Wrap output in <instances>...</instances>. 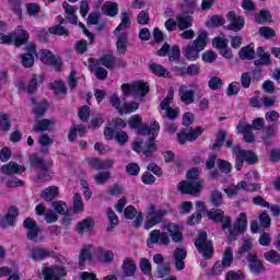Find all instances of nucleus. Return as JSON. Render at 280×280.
I'll use <instances>...</instances> for the list:
<instances>
[{"label": "nucleus", "mask_w": 280, "mask_h": 280, "mask_svg": "<svg viewBox=\"0 0 280 280\" xmlns=\"http://www.w3.org/2000/svg\"><path fill=\"white\" fill-rule=\"evenodd\" d=\"M163 230L166 232H161V230H153L150 232L147 240V246H149V248H152L154 244L170 246L172 240L175 244H180L183 242V228H180V225L168 222L163 225Z\"/></svg>", "instance_id": "nucleus-1"}, {"label": "nucleus", "mask_w": 280, "mask_h": 280, "mask_svg": "<svg viewBox=\"0 0 280 280\" xmlns=\"http://www.w3.org/2000/svg\"><path fill=\"white\" fill-rule=\"evenodd\" d=\"M207 45H209V34L207 31H199L196 39L184 48V55L187 60H198L200 51H205Z\"/></svg>", "instance_id": "nucleus-2"}, {"label": "nucleus", "mask_w": 280, "mask_h": 280, "mask_svg": "<svg viewBox=\"0 0 280 280\" xmlns=\"http://www.w3.org/2000/svg\"><path fill=\"white\" fill-rule=\"evenodd\" d=\"M167 209L160 208L156 209V206L154 203H149L147 207V217H145V223L144 229L145 231H150L152 226H156V224H161L163 222V218L167 215Z\"/></svg>", "instance_id": "nucleus-3"}, {"label": "nucleus", "mask_w": 280, "mask_h": 280, "mask_svg": "<svg viewBox=\"0 0 280 280\" xmlns=\"http://www.w3.org/2000/svg\"><path fill=\"white\" fill-rule=\"evenodd\" d=\"M232 152L233 154H236L235 168L237 170V172L242 170L244 161L249 165H255V163H257L258 161L257 154L252 151L241 150L240 145H234L232 148Z\"/></svg>", "instance_id": "nucleus-4"}, {"label": "nucleus", "mask_w": 280, "mask_h": 280, "mask_svg": "<svg viewBox=\"0 0 280 280\" xmlns=\"http://www.w3.org/2000/svg\"><path fill=\"white\" fill-rule=\"evenodd\" d=\"M248 226V217H246V213L241 212L238 217L236 218V221L234 223V226L231 225V219H230V226L226 228L228 231V240L229 242H233L237 240V235L240 233H244Z\"/></svg>", "instance_id": "nucleus-5"}, {"label": "nucleus", "mask_w": 280, "mask_h": 280, "mask_svg": "<svg viewBox=\"0 0 280 280\" xmlns=\"http://www.w3.org/2000/svg\"><path fill=\"white\" fill-rule=\"evenodd\" d=\"M121 91L125 96L133 95L135 97H143L148 95L150 86L147 83L137 81L135 83L122 84Z\"/></svg>", "instance_id": "nucleus-6"}, {"label": "nucleus", "mask_w": 280, "mask_h": 280, "mask_svg": "<svg viewBox=\"0 0 280 280\" xmlns=\"http://www.w3.org/2000/svg\"><path fill=\"white\" fill-rule=\"evenodd\" d=\"M174 102V88H170L166 97L161 102L160 108L165 110V117L167 119H176L178 117L180 109L172 108L170 105Z\"/></svg>", "instance_id": "nucleus-7"}, {"label": "nucleus", "mask_w": 280, "mask_h": 280, "mask_svg": "<svg viewBox=\"0 0 280 280\" xmlns=\"http://www.w3.org/2000/svg\"><path fill=\"white\" fill-rule=\"evenodd\" d=\"M195 246L199 253L209 259L213 255V244L207 240V232H199L198 238L195 242Z\"/></svg>", "instance_id": "nucleus-8"}, {"label": "nucleus", "mask_w": 280, "mask_h": 280, "mask_svg": "<svg viewBox=\"0 0 280 280\" xmlns=\"http://www.w3.org/2000/svg\"><path fill=\"white\" fill-rule=\"evenodd\" d=\"M31 165H36L42 170V172L38 174L37 178L38 180H49L51 178V175L47 173V171L51 167V162H45L43 158L33 154L30 156Z\"/></svg>", "instance_id": "nucleus-9"}, {"label": "nucleus", "mask_w": 280, "mask_h": 280, "mask_svg": "<svg viewBox=\"0 0 280 280\" xmlns=\"http://www.w3.org/2000/svg\"><path fill=\"white\" fill-rule=\"evenodd\" d=\"M37 56L43 65H49L56 69H60L62 66V59L59 56L54 55L49 49L39 50Z\"/></svg>", "instance_id": "nucleus-10"}, {"label": "nucleus", "mask_w": 280, "mask_h": 280, "mask_svg": "<svg viewBox=\"0 0 280 280\" xmlns=\"http://www.w3.org/2000/svg\"><path fill=\"white\" fill-rule=\"evenodd\" d=\"M43 276L45 280H62L67 276V271L62 266L44 267Z\"/></svg>", "instance_id": "nucleus-11"}, {"label": "nucleus", "mask_w": 280, "mask_h": 280, "mask_svg": "<svg viewBox=\"0 0 280 280\" xmlns=\"http://www.w3.org/2000/svg\"><path fill=\"white\" fill-rule=\"evenodd\" d=\"M34 56H37L36 44L30 43L26 46V52L21 55V65L24 69H32L34 67Z\"/></svg>", "instance_id": "nucleus-12"}, {"label": "nucleus", "mask_w": 280, "mask_h": 280, "mask_svg": "<svg viewBox=\"0 0 280 280\" xmlns=\"http://www.w3.org/2000/svg\"><path fill=\"white\" fill-rule=\"evenodd\" d=\"M132 150L135 152H143L144 156H152L156 151V144L154 143V139L150 138L149 143L143 147V140L137 139L133 142Z\"/></svg>", "instance_id": "nucleus-13"}, {"label": "nucleus", "mask_w": 280, "mask_h": 280, "mask_svg": "<svg viewBox=\"0 0 280 280\" xmlns=\"http://www.w3.org/2000/svg\"><path fill=\"white\" fill-rule=\"evenodd\" d=\"M203 180L199 182H180L178 184V189L182 194H189L190 196H196L202 189Z\"/></svg>", "instance_id": "nucleus-14"}, {"label": "nucleus", "mask_w": 280, "mask_h": 280, "mask_svg": "<svg viewBox=\"0 0 280 280\" xmlns=\"http://www.w3.org/2000/svg\"><path fill=\"white\" fill-rule=\"evenodd\" d=\"M158 56H168L171 62H178L180 60V48L173 46L170 50V44H164L159 50Z\"/></svg>", "instance_id": "nucleus-15"}, {"label": "nucleus", "mask_w": 280, "mask_h": 280, "mask_svg": "<svg viewBox=\"0 0 280 280\" xmlns=\"http://www.w3.org/2000/svg\"><path fill=\"white\" fill-rule=\"evenodd\" d=\"M208 218L213 220V222H221L223 231H226L231 226V217L225 215L222 210L208 211Z\"/></svg>", "instance_id": "nucleus-16"}, {"label": "nucleus", "mask_w": 280, "mask_h": 280, "mask_svg": "<svg viewBox=\"0 0 280 280\" xmlns=\"http://www.w3.org/2000/svg\"><path fill=\"white\" fill-rule=\"evenodd\" d=\"M11 38L15 47H21V45H25V43L30 40V33L23 30V26H18L14 32L11 33Z\"/></svg>", "instance_id": "nucleus-17"}, {"label": "nucleus", "mask_w": 280, "mask_h": 280, "mask_svg": "<svg viewBox=\"0 0 280 280\" xmlns=\"http://www.w3.org/2000/svg\"><path fill=\"white\" fill-rule=\"evenodd\" d=\"M226 20L229 21L228 30H232V32H240V30L244 28V18L235 14V12L230 11L226 14Z\"/></svg>", "instance_id": "nucleus-18"}, {"label": "nucleus", "mask_w": 280, "mask_h": 280, "mask_svg": "<svg viewBox=\"0 0 280 280\" xmlns=\"http://www.w3.org/2000/svg\"><path fill=\"white\" fill-rule=\"evenodd\" d=\"M185 259H187V250L185 248L177 247L173 252V264L175 270H185Z\"/></svg>", "instance_id": "nucleus-19"}, {"label": "nucleus", "mask_w": 280, "mask_h": 280, "mask_svg": "<svg viewBox=\"0 0 280 280\" xmlns=\"http://www.w3.org/2000/svg\"><path fill=\"white\" fill-rule=\"evenodd\" d=\"M24 229H27V238L32 242H38V233H40V228L38 226V223L34 221L32 218H27L24 221Z\"/></svg>", "instance_id": "nucleus-20"}, {"label": "nucleus", "mask_w": 280, "mask_h": 280, "mask_svg": "<svg viewBox=\"0 0 280 280\" xmlns=\"http://www.w3.org/2000/svg\"><path fill=\"white\" fill-rule=\"evenodd\" d=\"M114 35L116 36L117 51L126 54V50L128 49V33H126V31L115 30Z\"/></svg>", "instance_id": "nucleus-21"}, {"label": "nucleus", "mask_w": 280, "mask_h": 280, "mask_svg": "<svg viewBox=\"0 0 280 280\" xmlns=\"http://www.w3.org/2000/svg\"><path fill=\"white\" fill-rule=\"evenodd\" d=\"M54 126H56V119L45 118L37 120L33 127V130L35 132H51V130H54Z\"/></svg>", "instance_id": "nucleus-22"}, {"label": "nucleus", "mask_w": 280, "mask_h": 280, "mask_svg": "<svg viewBox=\"0 0 280 280\" xmlns=\"http://www.w3.org/2000/svg\"><path fill=\"white\" fill-rule=\"evenodd\" d=\"M94 256L101 264H113L115 259V253L113 250L103 249L102 247L94 249Z\"/></svg>", "instance_id": "nucleus-23"}, {"label": "nucleus", "mask_w": 280, "mask_h": 280, "mask_svg": "<svg viewBox=\"0 0 280 280\" xmlns=\"http://www.w3.org/2000/svg\"><path fill=\"white\" fill-rule=\"evenodd\" d=\"M203 130L200 127H197L196 129L190 130L189 132H179L177 133V140L178 143L182 145L185 144L186 141H196L198 137L202 135Z\"/></svg>", "instance_id": "nucleus-24"}, {"label": "nucleus", "mask_w": 280, "mask_h": 280, "mask_svg": "<svg viewBox=\"0 0 280 280\" xmlns=\"http://www.w3.org/2000/svg\"><path fill=\"white\" fill-rule=\"evenodd\" d=\"M178 91L180 102H183L184 104L189 105L196 102V91H194L191 88L187 85H182Z\"/></svg>", "instance_id": "nucleus-25"}, {"label": "nucleus", "mask_w": 280, "mask_h": 280, "mask_svg": "<svg viewBox=\"0 0 280 280\" xmlns=\"http://www.w3.org/2000/svg\"><path fill=\"white\" fill-rule=\"evenodd\" d=\"M36 215H45V221L47 224H54V222H58V213L54 212V210H46L43 203H39L35 208Z\"/></svg>", "instance_id": "nucleus-26"}, {"label": "nucleus", "mask_w": 280, "mask_h": 280, "mask_svg": "<svg viewBox=\"0 0 280 280\" xmlns=\"http://www.w3.org/2000/svg\"><path fill=\"white\" fill-rule=\"evenodd\" d=\"M248 261V268L253 275H261L264 272V264H261V260L257 259V254H249L247 257Z\"/></svg>", "instance_id": "nucleus-27"}, {"label": "nucleus", "mask_w": 280, "mask_h": 280, "mask_svg": "<svg viewBox=\"0 0 280 280\" xmlns=\"http://www.w3.org/2000/svg\"><path fill=\"white\" fill-rule=\"evenodd\" d=\"M237 130L243 135L245 143H253L255 141V133H253V126L246 122H240L237 125Z\"/></svg>", "instance_id": "nucleus-28"}, {"label": "nucleus", "mask_w": 280, "mask_h": 280, "mask_svg": "<svg viewBox=\"0 0 280 280\" xmlns=\"http://www.w3.org/2000/svg\"><path fill=\"white\" fill-rule=\"evenodd\" d=\"M93 245H84L79 254V268L84 270L86 261L93 259Z\"/></svg>", "instance_id": "nucleus-29"}, {"label": "nucleus", "mask_w": 280, "mask_h": 280, "mask_svg": "<svg viewBox=\"0 0 280 280\" xmlns=\"http://www.w3.org/2000/svg\"><path fill=\"white\" fill-rule=\"evenodd\" d=\"M51 252L45 247H33L30 249V257L33 261H43V259L50 257Z\"/></svg>", "instance_id": "nucleus-30"}, {"label": "nucleus", "mask_w": 280, "mask_h": 280, "mask_svg": "<svg viewBox=\"0 0 280 280\" xmlns=\"http://www.w3.org/2000/svg\"><path fill=\"white\" fill-rule=\"evenodd\" d=\"M258 59L255 60L256 67H268L271 65L270 54L267 52L262 47L257 48Z\"/></svg>", "instance_id": "nucleus-31"}, {"label": "nucleus", "mask_w": 280, "mask_h": 280, "mask_svg": "<svg viewBox=\"0 0 280 280\" xmlns=\"http://www.w3.org/2000/svg\"><path fill=\"white\" fill-rule=\"evenodd\" d=\"M25 170V166H21L15 162H10L9 164H4L1 166L0 172L10 176L12 174H21Z\"/></svg>", "instance_id": "nucleus-32"}, {"label": "nucleus", "mask_w": 280, "mask_h": 280, "mask_svg": "<svg viewBox=\"0 0 280 280\" xmlns=\"http://www.w3.org/2000/svg\"><path fill=\"white\" fill-rule=\"evenodd\" d=\"M93 226H95V222L91 218L83 219L77 224V232L79 235H84V233H89L93 231Z\"/></svg>", "instance_id": "nucleus-33"}, {"label": "nucleus", "mask_w": 280, "mask_h": 280, "mask_svg": "<svg viewBox=\"0 0 280 280\" xmlns=\"http://www.w3.org/2000/svg\"><path fill=\"white\" fill-rule=\"evenodd\" d=\"M125 277H135V272H137V265L135 260L131 258H125L121 265Z\"/></svg>", "instance_id": "nucleus-34"}, {"label": "nucleus", "mask_w": 280, "mask_h": 280, "mask_svg": "<svg viewBox=\"0 0 280 280\" xmlns=\"http://www.w3.org/2000/svg\"><path fill=\"white\" fill-rule=\"evenodd\" d=\"M176 21H177L178 30H180V31L189 30V27L194 23V18H191L190 15H187V14H179L176 16Z\"/></svg>", "instance_id": "nucleus-35"}, {"label": "nucleus", "mask_w": 280, "mask_h": 280, "mask_svg": "<svg viewBox=\"0 0 280 280\" xmlns=\"http://www.w3.org/2000/svg\"><path fill=\"white\" fill-rule=\"evenodd\" d=\"M159 130H161V126L159 125V121H153L151 127L144 126V127H139L138 129V135H149V136H156L159 135Z\"/></svg>", "instance_id": "nucleus-36"}, {"label": "nucleus", "mask_w": 280, "mask_h": 280, "mask_svg": "<svg viewBox=\"0 0 280 280\" xmlns=\"http://www.w3.org/2000/svg\"><path fill=\"white\" fill-rule=\"evenodd\" d=\"M102 12L106 16H117L119 7L117 5V2H105L102 7Z\"/></svg>", "instance_id": "nucleus-37"}, {"label": "nucleus", "mask_w": 280, "mask_h": 280, "mask_svg": "<svg viewBox=\"0 0 280 280\" xmlns=\"http://www.w3.org/2000/svg\"><path fill=\"white\" fill-rule=\"evenodd\" d=\"M44 81L45 77H43V74H34L26 86L27 93H36V86L43 84Z\"/></svg>", "instance_id": "nucleus-38"}, {"label": "nucleus", "mask_w": 280, "mask_h": 280, "mask_svg": "<svg viewBox=\"0 0 280 280\" xmlns=\"http://www.w3.org/2000/svg\"><path fill=\"white\" fill-rule=\"evenodd\" d=\"M58 194H59L58 187L50 186L42 192V198L46 200V202H51L54 198H58Z\"/></svg>", "instance_id": "nucleus-39"}, {"label": "nucleus", "mask_w": 280, "mask_h": 280, "mask_svg": "<svg viewBox=\"0 0 280 280\" xmlns=\"http://www.w3.org/2000/svg\"><path fill=\"white\" fill-rule=\"evenodd\" d=\"M212 46L221 51L229 47V39L224 34H221L212 39Z\"/></svg>", "instance_id": "nucleus-40"}, {"label": "nucleus", "mask_w": 280, "mask_h": 280, "mask_svg": "<svg viewBox=\"0 0 280 280\" xmlns=\"http://www.w3.org/2000/svg\"><path fill=\"white\" fill-rule=\"evenodd\" d=\"M50 89L55 95H67V84L60 80L50 83Z\"/></svg>", "instance_id": "nucleus-41"}, {"label": "nucleus", "mask_w": 280, "mask_h": 280, "mask_svg": "<svg viewBox=\"0 0 280 280\" xmlns=\"http://www.w3.org/2000/svg\"><path fill=\"white\" fill-rule=\"evenodd\" d=\"M226 20L222 15H213L209 18L206 22L207 27H220V25H224Z\"/></svg>", "instance_id": "nucleus-42"}, {"label": "nucleus", "mask_w": 280, "mask_h": 280, "mask_svg": "<svg viewBox=\"0 0 280 280\" xmlns=\"http://www.w3.org/2000/svg\"><path fill=\"white\" fill-rule=\"evenodd\" d=\"M221 265L225 268H231V266L233 265V249L231 247L225 248Z\"/></svg>", "instance_id": "nucleus-43"}, {"label": "nucleus", "mask_w": 280, "mask_h": 280, "mask_svg": "<svg viewBox=\"0 0 280 280\" xmlns=\"http://www.w3.org/2000/svg\"><path fill=\"white\" fill-rule=\"evenodd\" d=\"M238 56L242 60H253V58H255V48L252 46L243 47L240 50Z\"/></svg>", "instance_id": "nucleus-44"}, {"label": "nucleus", "mask_w": 280, "mask_h": 280, "mask_svg": "<svg viewBox=\"0 0 280 280\" xmlns=\"http://www.w3.org/2000/svg\"><path fill=\"white\" fill-rule=\"evenodd\" d=\"M47 108H49V103H47L46 100H43L34 107L33 113L35 117H43V115L47 113Z\"/></svg>", "instance_id": "nucleus-45"}, {"label": "nucleus", "mask_w": 280, "mask_h": 280, "mask_svg": "<svg viewBox=\"0 0 280 280\" xmlns=\"http://www.w3.org/2000/svg\"><path fill=\"white\" fill-rule=\"evenodd\" d=\"M73 211L74 213H82L84 211V202L82 201V196H80V194L73 196Z\"/></svg>", "instance_id": "nucleus-46"}, {"label": "nucleus", "mask_w": 280, "mask_h": 280, "mask_svg": "<svg viewBox=\"0 0 280 280\" xmlns=\"http://www.w3.org/2000/svg\"><path fill=\"white\" fill-rule=\"evenodd\" d=\"M107 219L109 220V226L107 228L108 231H112V229H115V226L119 224V218L113 209L107 210Z\"/></svg>", "instance_id": "nucleus-47"}, {"label": "nucleus", "mask_w": 280, "mask_h": 280, "mask_svg": "<svg viewBox=\"0 0 280 280\" xmlns=\"http://www.w3.org/2000/svg\"><path fill=\"white\" fill-rule=\"evenodd\" d=\"M238 191L240 189H244V191H257L259 189V185L257 184H248V182L246 180H241L237 185H236Z\"/></svg>", "instance_id": "nucleus-48"}, {"label": "nucleus", "mask_w": 280, "mask_h": 280, "mask_svg": "<svg viewBox=\"0 0 280 280\" xmlns=\"http://www.w3.org/2000/svg\"><path fill=\"white\" fill-rule=\"evenodd\" d=\"M139 268L143 275H151L152 273V264L148 258H141L139 261Z\"/></svg>", "instance_id": "nucleus-49"}, {"label": "nucleus", "mask_w": 280, "mask_h": 280, "mask_svg": "<svg viewBox=\"0 0 280 280\" xmlns=\"http://www.w3.org/2000/svg\"><path fill=\"white\" fill-rule=\"evenodd\" d=\"M226 139V131L220 130L217 135V141L212 144V150H220L224 145V140Z\"/></svg>", "instance_id": "nucleus-50"}, {"label": "nucleus", "mask_w": 280, "mask_h": 280, "mask_svg": "<svg viewBox=\"0 0 280 280\" xmlns=\"http://www.w3.org/2000/svg\"><path fill=\"white\" fill-rule=\"evenodd\" d=\"M109 102H110L112 106L114 108H116V110H118V113H120V115H124V109L121 108V98H119V96L117 94H112L109 96Z\"/></svg>", "instance_id": "nucleus-51"}, {"label": "nucleus", "mask_w": 280, "mask_h": 280, "mask_svg": "<svg viewBox=\"0 0 280 280\" xmlns=\"http://www.w3.org/2000/svg\"><path fill=\"white\" fill-rule=\"evenodd\" d=\"M210 200L214 207H221L222 192L220 190H212L210 194Z\"/></svg>", "instance_id": "nucleus-52"}, {"label": "nucleus", "mask_w": 280, "mask_h": 280, "mask_svg": "<svg viewBox=\"0 0 280 280\" xmlns=\"http://www.w3.org/2000/svg\"><path fill=\"white\" fill-rule=\"evenodd\" d=\"M272 16L270 15V12L266 10H261L259 14L255 16L256 23H269L271 21Z\"/></svg>", "instance_id": "nucleus-53"}, {"label": "nucleus", "mask_w": 280, "mask_h": 280, "mask_svg": "<svg viewBox=\"0 0 280 280\" xmlns=\"http://www.w3.org/2000/svg\"><path fill=\"white\" fill-rule=\"evenodd\" d=\"M130 25V13L125 12L121 14V22L116 30L126 32V28Z\"/></svg>", "instance_id": "nucleus-54"}, {"label": "nucleus", "mask_w": 280, "mask_h": 280, "mask_svg": "<svg viewBox=\"0 0 280 280\" xmlns=\"http://www.w3.org/2000/svg\"><path fill=\"white\" fill-rule=\"evenodd\" d=\"M26 12L28 16H36V14L40 13V5L36 2L27 3Z\"/></svg>", "instance_id": "nucleus-55"}, {"label": "nucleus", "mask_w": 280, "mask_h": 280, "mask_svg": "<svg viewBox=\"0 0 280 280\" xmlns=\"http://www.w3.org/2000/svg\"><path fill=\"white\" fill-rule=\"evenodd\" d=\"M110 179V172H101L95 175L94 180L96 185H104L107 180Z\"/></svg>", "instance_id": "nucleus-56"}, {"label": "nucleus", "mask_w": 280, "mask_h": 280, "mask_svg": "<svg viewBox=\"0 0 280 280\" xmlns=\"http://www.w3.org/2000/svg\"><path fill=\"white\" fill-rule=\"evenodd\" d=\"M265 259L271 264H280V255L277 250H269L265 253Z\"/></svg>", "instance_id": "nucleus-57"}, {"label": "nucleus", "mask_w": 280, "mask_h": 280, "mask_svg": "<svg viewBox=\"0 0 280 280\" xmlns=\"http://www.w3.org/2000/svg\"><path fill=\"white\" fill-rule=\"evenodd\" d=\"M182 10H184L186 14H194V11L196 10V0H184Z\"/></svg>", "instance_id": "nucleus-58"}, {"label": "nucleus", "mask_w": 280, "mask_h": 280, "mask_svg": "<svg viewBox=\"0 0 280 280\" xmlns=\"http://www.w3.org/2000/svg\"><path fill=\"white\" fill-rule=\"evenodd\" d=\"M10 115L0 114V130L8 131L10 130Z\"/></svg>", "instance_id": "nucleus-59"}, {"label": "nucleus", "mask_w": 280, "mask_h": 280, "mask_svg": "<svg viewBox=\"0 0 280 280\" xmlns=\"http://www.w3.org/2000/svg\"><path fill=\"white\" fill-rule=\"evenodd\" d=\"M142 121L143 119L141 118V116L133 115L130 117L128 124L130 128H132L133 130H138L141 127Z\"/></svg>", "instance_id": "nucleus-60"}, {"label": "nucleus", "mask_w": 280, "mask_h": 280, "mask_svg": "<svg viewBox=\"0 0 280 280\" xmlns=\"http://www.w3.org/2000/svg\"><path fill=\"white\" fill-rule=\"evenodd\" d=\"M126 172L130 176H139V172H141V167H139L138 163H129L126 165Z\"/></svg>", "instance_id": "nucleus-61"}, {"label": "nucleus", "mask_w": 280, "mask_h": 280, "mask_svg": "<svg viewBox=\"0 0 280 280\" xmlns=\"http://www.w3.org/2000/svg\"><path fill=\"white\" fill-rule=\"evenodd\" d=\"M52 208L57 213H60V215H67V203H65V201H54Z\"/></svg>", "instance_id": "nucleus-62"}, {"label": "nucleus", "mask_w": 280, "mask_h": 280, "mask_svg": "<svg viewBox=\"0 0 280 280\" xmlns=\"http://www.w3.org/2000/svg\"><path fill=\"white\" fill-rule=\"evenodd\" d=\"M139 212H137V208H135V206H128L124 210V215L127 220H135Z\"/></svg>", "instance_id": "nucleus-63"}, {"label": "nucleus", "mask_w": 280, "mask_h": 280, "mask_svg": "<svg viewBox=\"0 0 280 280\" xmlns=\"http://www.w3.org/2000/svg\"><path fill=\"white\" fill-rule=\"evenodd\" d=\"M203 62H215L218 60V54L213 52V50H207L202 54Z\"/></svg>", "instance_id": "nucleus-64"}]
</instances>
